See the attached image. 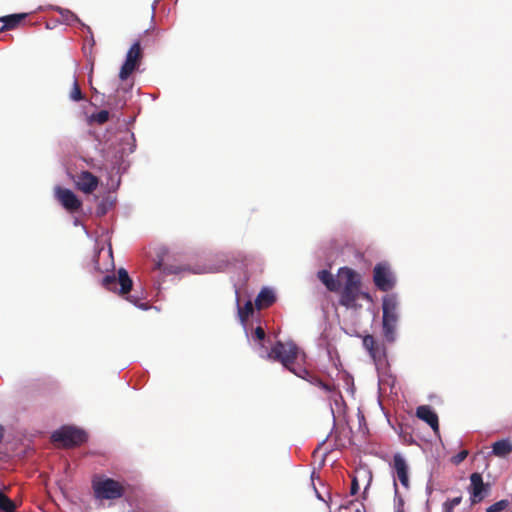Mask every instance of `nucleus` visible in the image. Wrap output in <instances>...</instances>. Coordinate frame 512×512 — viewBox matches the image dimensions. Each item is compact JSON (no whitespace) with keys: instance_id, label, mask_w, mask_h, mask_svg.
Segmentation results:
<instances>
[{"instance_id":"412c9836","label":"nucleus","mask_w":512,"mask_h":512,"mask_svg":"<svg viewBox=\"0 0 512 512\" xmlns=\"http://www.w3.org/2000/svg\"><path fill=\"white\" fill-rule=\"evenodd\" d=\"M304 379L307 380L308 382H310L311 384L318 386L319 388H321L322 390H324L326 392H331L333 390L332 385L323 382L319 377L311 374L310 372H309L308 376H306V378H304Z\"/></svg>"},{"instance_id":"423d86ee","label":"nucleus","mask_w":512,"mask_h":512,"mask_svg":"<svg viewBox=\"0 0 512 512\" xmlns=\"http://www.w3.org/2000/svg\"><path fill=\"white\" fill-rule=\"evenodd\" d=\"M53 442L62 443V446L65 448H70L74 446H79L82 443L86 442L87 434L85 431L70 427L64 426L59 430L53 432L51 436Z\"/></svg>"},{"instance_id":"1a4fd4ad","label":"nucleus","mask_w":512,"mask_h":512,"mask_svg":"<svg viewBox=\"0 0 512 512\" xmlns=\"http://www.w3.org/2000/svg\"><path fill=\"white\" fill-rule=\"evenodd\" d=\"M490 492V484L484 483L482 475L473 473L470 476V500L472 504L481 502Z\"/></svg>"},{"instance_id":"c85d7f7f","label":"nucleus","mask_w":512,"mask_h":512,"mask_svg":"<svg viewBox=\"0 0 512 512\" xmlns=\"http://www.w3.org/2000/svg\"><path fill=\"white\" fill-rule=\"evenodd\" d=\"M364 476L368 479L367 486L365 487L364 493L366 492L368 486L370 485L372 481V474L369 471H363Z\"/></svg>"},{"instance_id":"cd10ccee","label":"nucleus","mask_w":512,"mask_h":512,"mask_svg":"<svg viewBox=\"0 0 512 512\" xmlns=\"http://www.w3.org/2000/svg\"><path fill=\"white\" fill-rule=\"evenodd\" d=\"M358 491H359V483H358L357 477L355 476L352 479L350 493H351V495H355L358 493Z\"/></svg>"},{"instance_id":"bb28decb","label":"nucleus","mask_w":512,"mask_h":512,"mask_svg":"<svg viewBox=\"0 0 512 512\" xmlns=\"http://www.w3.org/2000/svg\"><path fill=\"white\" fill-rule=\"evenodd\" d=\"M468 455V452L466 450H462L461 452H459L454 458H453V462L455 464H459L460 462H462L463 460L466 459Z\"/></svg>"},{"instance_id":"6ab92c4d","label":"nucleus","mask_w":512,"mask_h":512,"mask_svg":"<svg viewBox=\"0 0 512 512\" xmlns=\"http://www.w3.org/2000/svg\"><path fill=\"white\" fill-rule=\"evenodd\" d=\"M237 303L239 304V299L237 298ZM254 308L253 304L250 300H248L243 307L238 305V316L242 323H245L249 317L253 314Z\"/></svg>"},{"instance_id":"c756f323","label":"nucleus","mask_w":512,"mask_h":512,"mask_svg":"<svg viewBox=\"0 0 512 512\" xmlns=\"http://www.w3.org/2000/svg\"><path fill=\"white\" fill-rule=\"evenodd\" d=\"M395 512H404L402 499H399V502H398V505L396 506Z\"/></svg>"},{"instance_id":"473e14b6","label":"nucleus","mask_w":512,"mask_h":512,"mask_svg":"<svg viewBox=\"0 0 512 512\" xmlns=\"http://www.w3.org/2000/svg\"><path fill=\"white\" fill-rule=\"evenodd\" d=\"M394 487H395V492L397 493V483L395 480H394Z\"/></svg>"},{"instance_id":"ddd939ff","label":"nucleus","mask_w":512,"mask_h":512,"mask_svg":"<svg viewBox=\"0 0 512 512\" xmlns=\"http://www.w3.org/2000/svg\"><path fill=\"white\" fill-rule=\"evenodd\" d=\"M416 416L426 422L435 433L439 432V419L436 412L428 405L419 406L416 409Z\"/></svg>"},{"instance_id":"7c9ffc66","label":"nucleus","mask_w":512,"mask_h":512,"mask_svg":"<svg viewBox=\"0 0 512 512\" xmlns=\"http://www.w3.org/2000/svg\"><path fill=\"white\" fill-rule=\"evenodd\" d=\"M360 297H362L363 299H366L368 301H372V298H371L370 294L367 293V292H362L361 291Z\"/></svg>"},{"instance_id":"0eeeda50","label":"nucleus","mask_w":512,"mask_h":512,"mask_svg":"<svg viewBox=\"0 0 512 512\" xmlns=\"http://www.w3.org/2000/svg\"><path fill=\"white\" fill-rule=\"evenodd\" d=\"M142 57L143 52L140 41H136L126 54L125 62L120 69L119 78L121 80H126L139 66Z\"/></svg>"},{"instance_id":"2eb2a0df","label":"nucleus","mask_w":512,"mask_h":512,"mask_svg":"<svg viewBox=\"0 0 512 512\" xmlns=\"http://www.w3.org/2000/svg\"><path fill=\"white\" fill-rule=\"evenodd\" d=\"M27 14H11L0 18V21L3 22V26L0 31H6L16 28L20 22L25 19Z\"/></svg>"},{"instance_id":"4be33fe9","label":"nucleus","mask_w":512,"mask_h":512,"mask_svg":"<svg viewBox=\"0 0 512 512\" xmlns=\"http://www.w3.org/2000/svg\"><path fill=\"white\" fill-rule=\"evenodd\" d=\"M70 99L76 102L83 100V94L76 79L74 80L72 89L70 91Z\"/></svg>"},{"instance_id":"393cba45","label":"nucleus","mask_w":512,"mask_h":512,"mask_svg":"<svg viewBox=\"0 0 512 512\" xmlns=\"http://www.w3.org/2000/svg\"><path fill=\"white\" fill-rule=\"evenodd\" d=\"M94 120L99 123V124H103L105 122L108 121L109 119V112L106 111V110H101L100 112H98L97 114H95L93 116Z\"/></svg>"},{"instance_id":"f03ea898","label":"nucleus","mask_w":512,"mask_h":512,"mask_svg":"<svg viewBox=\"0 0 512 512\" xmlns=\"http://www.w3.org/2000/svg\"><path fill=\"white\" fill-rule=\"evenodd\" d=\"M339 277L345 280L344 287L340 294V305L348 309H358L361 305L357 304V300L361 294V277L353 269L342 267L339 269Z\"/></svg>"},{"instance_id":"7ed1b4c3","label":"nucleus","mask_w":512,"mask_h":512,"mask_svg":"<svg viewBox=\"0 0 512 512\" xmlns=\"http://www.w3.org/2000/svg\"><path fill=\"white\" fill-rule=\"evenodd\" d=\"M102 285L105 289L117 292L120 296L125 297L129 302L133 303L137 306H142L141 300L142 296L137 295H129V292L132 290L133 281L130 278L128 272L124 268H120L117 272V275H106L102 279Z\"/></svg>"},{"instance_id":"f3484780","label":"nucleus","mask_w":512,"mask_h":512,"mask_svg":"<svg viewBox=\"0 0 512 512\" xmlns=\"http://www.w3.org/2000/svg\"><path fill=\"white\" fill-rule=\"evenodd\" d=\"M317 275L319 280L326 286L329 291L336 292L339 290V281L336 280L329 271L321 270Z\"/></svg>"},{"instance_id":"72a5a7b5","label":"nucleus","mask_w":512,"mask_h":512,"mask_svg":"<svg viewBox=\"0 0 512 512\" xmlns=\"http://www.w3.org/2000/svg\"><path fill=\"white\" fill-rule=\"evenodd\" d=\"M357 512H360V511H357Z\"/></svg>"},{"instance_id":"a211bd4d","label":"nucleus","mask_w":512,"mask_h":512,"mask_svg":"<svg viewBox=\"0 0 512 512\" xmlns=\"http://www.w3.org/2000/svg\"><path fill=\"white\" fill-rule=\"evenodd\" d=\"M363 346L367 351L369 352L370 356L377 360L381 357V351L380 348L375 340V338L372 335H366L363 338Z\"/></svg>"},{"instance_id":"9d476101","label":"nucleus","mask_w":512,"mask_h":512,"mask_svg":"<svg viewBox=\"0 0 512 512\" xmlns=\"http://www.w3.org/2000/svg\"><path fill=\"white\" fill-rule=\"evenodd\" d=\"M55 196L60 204L70 213L77 212L82 207L81 200L70 189L57 187Z\"/></svg>"},{"instance_id":"b1692460","label":"nucleus","mask_w":512,"mask_h":512,"mask_svg":"<svg viewBox=\"0 0 512 512\" xmlns=\"http://www.w3.org/2000/svg\"><path fill=\"white\" fill-rule=\"evenodd\" d=\"M510 502L506 499L500 500L492 505H490L486 512H502L509 506Z\"/></svg>"},{"instance_id":"6e6552de","label":"nucleus","mask_w":512,"mask_h":512,"mask_svg":"<svg viewBox=\"0 0 512 512\" xmlns=\"http://www.w3.org/2000/svg\"><path fill=\"white\" fill-rule=\"evenodd\" d=\"M375 286L384 292L391 290L395 285L394 277L387 264L378 263L373 269Z\"/></svg>"},{"instance_id":"2f4dec72","label":"nucleus","mask_w":512,"mask_h":512,"mask_svg":"<svg viewBox=\"0 0 512 512\" xmlns=\"http://www.w3.org/2000/svg\"><path fill=\"white\" fill-rule=\"evenodd\" d=\"M3 435H4V429L3 427L0 425V442L2 441L3 439Z\"/></svg>"},{"instance_id":"9b49d317","label":"nucleus","mask_w":512,"mask_h":512,"mask_svg":"<svg viewBox=\"0 0 512 512\" xmlns=\"http://www.w3.org/2000/svg\"><path fill=\"white\" fill-rule=\"evenodd\" d=\"M73 181L75 187L85 194H92L99 185V178L86 170L77 173Z\"/></svg>"},{"instance_id":"dca6fc26","label":"nucleus","mask_w":512,"mask_h":512,"mask_svg":"<svg viewBox=\"0 0 512 512\" xmlns=\"http://www.w3.org/2000/svg\"><path fill=\"white\" fill-rule=\"evenodd\" d=\"M512 452V443L509 439L496 441L492 445V453L497 457H506Z\"/></svg>"},{"instance_id":"f8f14e48","label":"nucleus","mask_w":512,"mask_h":512,"mask_svg":"<svg viewBox=\"0 0 512 512\" xmlns=\"http://www.w3.org/2000/svg\"><path fill=\"white\" fill-rule=\"evenodd\" d=\"M391 466L394 472V477L400 481L404 488L408 489L410 486L409 467L404 457L399 453L394 454Z\"/></svg>"},{"instance_id":"4468645a","label":"nucleus","mask_w":512,"mask_h":512,"mask_svg":"<svg viewBox=\"0 0 512 512\" xmlns=\"http://www.w3.org/2000/svg\"><path fill=\"white\" fill-rule=\"evenodd\" d=\"M276 301L275 294L268 288H263L255 299V306L258 310L270 307Z\"/></svg>"},{"instance_id":"a878e982","label":"nucleus","mask_w":512,"mask_h":512,"mask_svg":"<svg viewBox=\"0 0 512 512\" xmlns=\"http://www.w3.org/2000/svg\"><path fill=\"white\" fill-rule=\"evenodd\" d=\"M254 339L257 340V341H263L266 337V333L264 331V329L260 326L256 327L255 331H254V335H253Z\"/></svg>"},{"instance_id":"aec40b11","label":"nucleus","mask_w":512,"mask_h":512,"mask_svg":"<svg viewBox=\"0 0 512 512\" xmlns=\"http://www.w3.org/2000/svg\"><path fill=\"white\" fill-rule=\"evenodd\" d=\"M16 504L0 491V512H14Z\"/></svg>"},{"instance_id":"5701e85b","label":"nucleus","mask_w":512,"mask_h":512,"mask_svg":"<svg viewBox=\"0 0 512 512\" xmlns=\"http://www.w3.org/2000/svg\"><path fill=\"white\" fill-rule=\"evenodd\" d=\"M462 501V497H454L452 499H448L443 503V512H453V509L458 506Z\"/></svg>"},{"instance_id":"20e7f679","label":"nucleus","mask_w":512,"mask_h":512,"mask_svg":"<svg viewBox=\"0 0 512 512\" xmlns=\"http://www.w3.org/2000/svg\"><path fill=\"white\" fill-rule=\"evenodd\" d=\"M398 307L399 301L397 295L387 294L382 300V327L383 335L388 342L395 340V331L398 322Z\"/></svg>"},{"instance_id":"39448f33","label":"nucleus","mask_w":512,"mask_h":512,"mask_svg":"<svg viewBox=\"0 0 512 512\" xmlns=\"http://www.w3.org/2000/svg\"><path fill=\"white\" fill-rule=\"evenodd\" d=\"M92 489L96 499L99 500H115L123 497L125 494V486L109 477L96 475L92 480Z\"/></svg>"},{"instance_id":"f257e3e1","label":"nucleus","mask_w":512,"mask_h":512,"mask_svg":"<svg viewBox=\"0 0 512 512\" xmlns=\"http://www.w3.org/2000/svg\"><path fill=\"white\" fill-rule=\"evenodd\" d=\"M300 350L298 346L290 342L277 341L267 353L266 358L280 362L288 371L292 372L299 378H306L309 371L301 364L297 363Z\"/></svg>"}]
</instances>
